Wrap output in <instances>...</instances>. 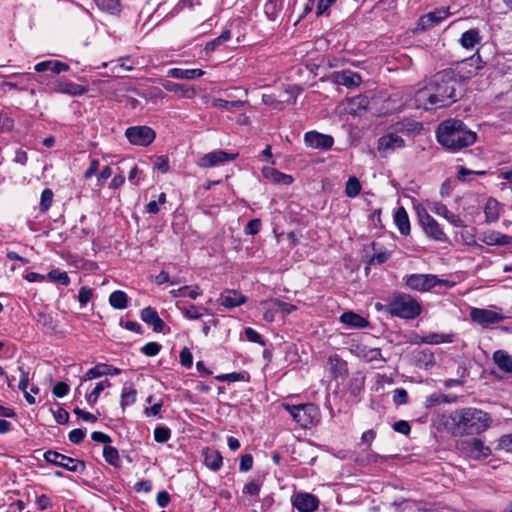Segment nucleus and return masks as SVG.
I'll return each instance as SVG.
<instances>
[{"label":"nucleus","instance_id":"nucleus-1","mask_svg":"<svg viewBox=\"0 0 512 512\" xmlns=\"http://www.w3.org/2000/svg\"><path fill=\"white\" fill-rule=\"evenodd\" d=\"M465 92L462 77L454 70L438 72L429 84L415 94V105L425 110H436L456 102Z\"/></svg>","mask_w":512,"mask_h":512},{"label":"nucleus","instance_id":"nucleus-2","mask_svg":"<svg viewBox=\"0 0 512 512\" xmlns=\"http://www.w3.org/2000/svg\"><path fill=\"white\" fill-rule=\"evenodd\" d=\"M491 416L477 408L465 407L452 411L444 420V428L454 437L479 435L491 425Z\"/></svg>","mask_w":512,"mask_h":512},{"label":"nucleus","instance_id":"nucleus-3","mask_svg":"<svg viewBox=\"0 0 512 512\" xmlns=\"http://www.w3.org/2000/svg\"><path fill=\"white\" fill-rule=\"evenodd\" d=\"M438 142L447 149L458 150L475 143L477 135L457 119L442 122L437 129Z\"/></svg>","mask_w":512,"mask_h":512},{"label":"nucleus","instance_id":"nucleus-4","mask_svg":"<svg viewBox=\"0 0 512 512\" xmlns=\"http://www.w3.org/2000/svg\"><path fill=\"white\" fill-rule=\"evenodd\" d=\"M385 311L403 319H415L421 313L418 301L409 294H395L385 305Z\"/></svg>","mask_w":512,"mask_h":512},{"label":"nucleus","instance_id":"nucleus-5","mask_svg":"<svg viewBox=\"0 0 512 512\" xmlns=\"http://www.w3.org/2000/svg\"><path fill=\"white\" fill-rule=\"evenodd\" d=\"M456 447L462 454L474 460L486 459L492 454L491 448L479 438L459 440Z\"/></svg>","mask_w":512,"mask_h":512},{"label":"nucleus","instance_id":"nucleus-6","mask_svg":"<svg viewBox=\"0 0 512 512\" xmlns=\"http://www.w3.org/2000/svg\"><path fill=\"white\" fill-rule=\"evenodd\" d=\"M291 417L303 428L312 425L318 417V409L314 404L285 405Z\"/></svg>","mask_w":512,"mask_h":512},{"label":"nucleus","instance_id":"nucleus-7","mask_svg":"<svg viewBox=\"0 0 512 512\" xmlns=\"http://www.w3.org/2000/svg\"><path fill=\"white\" fill-rule=\"evenodd\" d=\"M405 285L415 291L426 292L436 285L447 284L448 281L439 279L433 274H411L404 278Z\"/></svg>","mask_w":512,"mask_h":512},{"label":"nucleus","instance_id":"nucleus-8","mask_svg":"<svg viewBox=\"0 0 512 512\" xmlns=\"http://www.w3.org/2000/svg\"><path fill=\"white\" fill-rule=\"evenodd\" d=\"M44 459L52 465L62 467L71 472H84L86 469L84 461L71 458L57 451H46L44 453Z\"/></svg>","mask_w":512,"mask_h":512},{"label":"nucleus","instance_id":"nucleus-9","mask_svg":"<svg viewBox=\"0 0 512 512\" xmlns=\"http://www.w3.org/2000/svg\"><path fill=\"white\" fill-rule=\"evenodd\" d=\"M125 136L133 145L148 146L155 139V132L148 126H134L129 127Z\"/></svg>","mask_w":512,"mask_h":512},{"label":"nucleus","instance_id":"nucleus-10","mask_svg":"<svg viewBox=\"0 0 512 512\" xmlns=\"http://www.w3.org/2000/svg\"><path fill=\"white\" fill-rule=\"evenodd\" d=\"M404 146L405 142L401 136L397 133L389 132L379 138L377 149L382 157H387L395 150Z\"/></svg>","mask_w":512,"mask_h":512},{"label":"nucleus","instance_id":"nucleus-11","mask_svg":"<svg viewBox=\"0 0 512 512\" xmlns=\"http://www.w3.org/2000/svg\"><path fill=\"white\" fill-rule=\"evenodd\" d=\"M470 317L474 322L482 325L483 327L499 323L504 319V316L495 311L481 308H473L470 311Z\"/></svg>","mask_w":512,"mask_h":512},{"label":"nucleus","instance_id":"nucleus-12","mask_svg":"<svg viewBox=\"0 0 512 512\" xmlns=\"http://www.w3.org/2000/svg\"><path fill=\"white\" fill-rule=\"evenodd\" d=\"M236 156L237 154H230L223 150H217L207 153L199 158L197 164L203 168L214 167L227 161L234 160Z\"/></svg>","mask_w":512,"mask_h":512},{"label":"nucleus","instance_id":"nucleus-13","mask_svg":"<svg viewBox=\"0 0 512 512\" xmlns=\"http://www.w3.org/2000/svg\"><path fill=\"white\" fill-rule=\"evenodd\" d=\"M292 505L300 512H314L319 507V499L313 494L300 492L293 496Z\"/></svg>","mask_w":512,"mask_h":512},{"label":"nucleus","instance_id":"nucleus-14","mask_svg":"<svg viewBox=\"0 0 512 512\" xmlns=\"http://www.w3.org/2000/svg\"><path fill=\"white\" fill-rule=\"evenodd\" d=\"M305 144L315 149H329L332 147L334 140L330 135L321 134L316 131H310L305 134Z\"/></svg>","mask_w":512,"mask_h":512},{"label":"nucleus","instance_id":"nucleus-15","mask_svg":"<svg viewBox=\"0 0 512 512\" xmlns=\"http://www.w3.org/2000/svg\"><path fill=\"white\" fill-rule=\"evenodd\" d=\"M53 92L67 94L69 96H80L88 91V88L69 80H59L52 88Z\"/></svg>","mask_w":512,"mask_h":512},{"label":"nucleus","instance_id":"nucleus-16","mask_svg":"<svg viewBox=\"0 0 512 512\" xmlns=\"http://www.w3.org/2000/svg\"><path fill=\"white\" fill-rule=\"evenodd\" d=\"M121 373V369L113 367L112 365L99 363L96 366L87 370L83 376V381H90L92 379L106 376V375H118Z\"/></svg>","mask_w":512,"mask_h":512},{"label":"nucleus","instance_id":"nucleus-17","mask_svg":"<svg viewBox=\"0 0 512 512\" xmlns=\"http://www.w3.org/2000/svg\"><path fill=\"white\" fill-rule=\"evenodd\" d=\"M333 78L336 84L346 86L347 88L357 87L361 83V76L350 70L335 72Z\"/></svg>","mask_w":512,"mask_h":512},{"label":"nucleus","instance_id":"nucleus-18","mask_svg":"<svg viewBox=\"0 0 512 512\" xmlns=\"http://www.w3.org/2000/svg\"><path fill=\"white\" fill-rule=\"evenodd\" d=\"M412 358L419 368L429 369L435 364L433 352L428 349H415L412 352Z\"/></svg>","mask_w":512,"mask_h":512},{"label":"nucleus","instance_id":"nucleus-19","mask_svg":"<svg viewBox=\"0 0 512 512\" xmlns=\"http://www.w3.org/2000/svg\"><path fill=\"white\" fill-rule=\"evenodd\" d=\"M141 319L145 323L152 325L153 330L157 333L162 332L165 327L164 321L159 317L157 311L152 307H146L142 309Z\"/></svg>","mask_w":512,"mask_h":512},{"label":"nucleus","instance_id":"nucleus-20","mask_svg":"<svg viewBox=\"0 0 512 512\" xmlns=\"http://www.w3.org/2000/svg\"><path fill=\"white\" fill-rule=\"evenodd\" d=\"M448 15L449 12L446 9L435 10L421 17L419 20V26H421L423 30L430 29L434 25L446 19Z\"/></svg>","mask_w":512,"mask_h":512},{"label":"nucleus","instance_id":"nucleus-21","mask_svg":"<svg viewBox=\"0 0 512 512\" xmlns=\"http://www.w3.org/2000/svg\"><path fill=\"white\" fill-rule=\"evenodd\" d=\"M247 298L236 290H227L220 295L219 302L226 308H234L244 304Z\"/></svg>","mask_w":512,"mask_h":512},{"label":"nucleus","instance_id":"nucleus-22","mask_svg":"<svg viewBox=\"0 0 512 512\" xmlns=\"http://www.w3.org/2000/svg\"><path fill=\"white\" fill-rule=\"evenodd\" d=\"M205 465L213 470L218 471L222 466V455L220 452L213 448H206L203 450Z\"/></svg>","mask_w":512,"mask_h":512},{"label":"nucleus","instance_id":"nucleus-23","mask_svg":"<svg viewBox=\"0 0 512 512\" xmlns=\"http://www.w3.org/2000/svg\"><path fill=\"white\" fill-rule=\"evenodd\" d=\"M340 321L352 328H365L369 325V322L365 318L352 311L344 312L340 316Z\"/></svg>","mask_w":512,"mask_h":512},{"label":"nucleus","instance_id":"nucleus-24","mask_svg":"<svg viewBox=\"0 0 512 512\" xmlns=\"http://www.w3.org/2000/svg\"><path fill=\"white\" fill-rule=\"evenodd\" d=\"M204 74H205V72L201 69L172 68L168 71V76L175 78V79L193 80L196 78H200Z\"/></svg>","mask_w":512,"mask_h":512},{"label":"nucleus","instance_id":"nucleus-25","mask_svg":"<svg viewBox=\"0 0 512 512\" xmlns=\"http://www.w3.org/2000/svg\"><path fill=\"white\" fill-rule=\"evenodd\" d=\"M264 176L274 183L290 185L293 182V177L288 174H284L274 168L263 169Z\"/></svg>","mask_w":512,"mask_h":512},{"label":"nucleus","instance_id":"nucleus-26","mask_svg":"<svg viewBox=\"0 0 512 512\" xmlns=\"http://www.w3.org/2000/svg\"><path fill=\"white\" fill-rule=\"evenodd\" d=\"M493 360L499 369L506 373H512V356L509 355L506 351H495L493 354Z\"/></svg>","mask_w":512,"mask_h":512},{"label":"nucleus","instance_id":"nucleus-27","mask_svg":"<svg viewBox=\"0 0 512 512\" xmlns=\"http://www.w3.org/2000/svg\"><path fill=\"white\" fill-rule=\"evenodd\" d=\"M161 84L164 87V89L169 92L181 93L183 95L188 96L189 98L195 95V89L186 84L175 83L169 80H165Z\"/></svg>","mask_w":512,"mask_h":512},{"label":"nucleus","instance_id":"nucleus-28","mask_svg":"<svg viewBox=\"0 0 512 512\" xmlns=\"http://www.w3.org/2000/svg\"><path fill=\"white\" fill-rule=\"evenodd\" d=\"M480 40L481 36L478 29H469L461 35L459 42L463 48L472 49Z\"/></svg>","mask_w":512,"mask_h":512},{"label":"nucleus","instance_id":"nucleus-29","mask_svg":"<svg viewBox=\"0 0 512 512\" xmlns=\"http://www.w3.org/2000/svg\"><path fill=\"white\" fill-rule=\"evenodd\" d=\"M394 221L402 235L410 233V222L404 207H399L394 215Z\"/></svg>","mask_w":512,"mask_h":512},{"label":"nucleus","instance_id":"nucleus-30","mask_svg":"<svg viewBox=\"0 0 512 512\" xmlns=\"http://www.w3.org/2000/svg\"><path fill=\"white\" fill-rule=\"evenodd\" d=\"M423 229L425 233L434 240L444 241L446 239L445 233L434 218L429 222H425Z\"/></svg>","mask_w":512,"mask_h":512},{"label":"nucleus","instance_id":"nucleus-31","mask_svg":"<svg viewBox=\"0 0 512 512\" xmlns=\"http://www.w3.org/2000/svg\"><path fill=\"white\" fill-rule=\"evenodd\" d=\"M128 296L124 291L116 290L109 296V303L115 309H125L128 306Z\"/></svg>","mask_w":512,"mask_h":512},{"label":"nucleus","instance_id":"nucleus-32","mask_svg":"<svg viewBox=\"0 0 512 512\" xmlns=\"http://www.w3.org/2000/svg\"><path fill=\"white\" fill-rule=\"evenodd\" d=\"M36 321L41 329L45 333H52L56 330L57 324L53 320L52 316L43 312H39L36 316Z\"/></svg>","mask_w":512,"mask_h":512},{"label":"nucleus","instance_id":"nucleus-33","mask_svg":"<svg viewBox=\"0 0 512 512\" xmlns=\"http://www.w3.org/2000/svg\"><path fill=\"white\" fill-rule=\"evenodd\" d=\"M487 222H495L499 218V202L490 198L484 209Z\"/></svg>","mask_w":512,"mask_h":512},{"label":"nucleus","instance_id":"nucleus-34","mask_svg":"<svg viewBox=\"0 0 512 512\" xmlns=\"http://www.w3.org/2000/svg\"><path fill=\"white\" fill-rule=\"evenodd\" d=\"M96 5L102 11L109 12L111 14H117L121 11V4L119 0H94Z\"/></svg>","mask_w":512,"mask_h":512},{"label":"nucleus","instance_id":"nucleus-35","mask_svg":"<svg viewBox=\"0 0 512 512\" xmlns=\"http://www.w3.org/2000/svg\"><path fill=\"white\" fill-rule=\"evenodd\" d=\"M231 38V33L229 30L223 31L220 36L208 42L205 46V50L207 52H214L218 50L226 41Z\"/></svg>","mask_w":512,"mask_h":512},{"label":"nucleus","instance_id":"nucleus-36","mask_svg":"<svg viewBox=\"0 0 512 512\" xmlns=\"http://www.w3.org/2000/svg\"><path fill=\"white\" fill-rule=\"evenodd\" d=\"M103 457L110 465L114 467L120 466L119 453L116 448L106 445L103 449Z\"/></svg>","mask_w":512,"mask_h":512},{"label":"nucleus","instance_id":"nucleus-37","mask_svg":"<svg viewBox=\"0 0 512 512\" xmlns=\"http://www.w3.org/2000/svg\"><path fill=\"white\" fill-rule=\"evenodd\" d=\"M48 279L51 282L68 286L70 284V278L66 272H61L58 269L51 270L48 275Z\"/></svg>","mask_w":512,"mask_h":512},{"label":"nucleus","instance_id":"nucleus-38","mask_svg":"<svg viewBox=\"0 0 512 512\" xmlns=\"http://www.w3.org/2000/svg\"><path fill=\"white\" fill-rule=\"evenodd\" d=\"M244 104H245V102L241 101V100L228 101V100H223V99H220V98H214L213 101H212L213 107L224 108L226 110H232L234 108H240V107L244 106Z\"/></svg>","mask_w":512,"mask_h":512},{"label":"nucleus","instance_id":"nucleus-39","mask_svg":"<svg viewBox=\"0 0 512 512\" xmlns=\"http://www.w3.org/2000/svg\"><path fill=\"white\" fill-rule=\"evenodd\" d=\"M361 191V184L360 181L354 177L351 176L348 181L346 182L345 186V193L348 197H356L359 195Z\"/></svg>","mask_w":512,"mask_h":512},{"label":"nucleus","instance_id":"nucleus-40","mask_svg":"<svg viewBox=\"0 0 512 512\" xmlns=\"http://www.w3.org/2000/svg\"><path fill=\"white\" fill-rule=\"evenodd\" d=\"M53 202V192L51 189L46 188L41 193L40 200V211L46 212L52 205Z\"/></svg>","mask_w":512,"mask_h":512},{"label":"nucleus","instance_id":"nucleus-41","mask_svg":"<svg viewBox=\"0 0 512 512\" xmlns=\"http://www.w3.org/2000/svg\"><path fill=\"white\" fill-rule=\"evenodd\" d=\"M137 391L135 389H130L129 391L126 388L123 389L121 394V407L124 410L126 406L133 404L136 401Z\"/></svg>","mask_w":512,"mask_h":512},{"label":"nucleus","instance_id":"nucleus-42","mask_svg":"<svg viewBox=\"0 0 512 512\" xmlns=\"http://www.w3.org/2000/svg\"><path fill=\"white\" fill-rule=\"evenodd\" d=\"M329 364L332 372L335 374L336 377L342 374L346 366V363L337 356L329 357Z\"/></svg>","mask_w":512,"mask_h":512},{"label":"nucleus","instance_id":"nucleus-43","mask_svg":"<svg viewBox=\"0 0 512 512\" xmlns=\"http://www.w3.org/2000/svg\"><path fill=\"white\" fill-rule=\"evenodd\" d=\"M171 431L167 427L158 426L154 430V439L158 443H165L169 440Z\"/></svg>","mask_w":512,"mask_h":512},{"label":"nucleus","instance_id":"nucleus-44","mask_svg":"<svg viewBox=\"0 0 512 512\" xmlns=\"http://www.w3.org/2000/svg\"><path fill=\"white\" fill-rule=\"evenodd\" d=\"M495 450H503L512 453V434H506L500 437Z\"/></svg>","mask_w":512,"mask_h":512},{"label":"nucleus","instance_id":"nucleus-45","mask_svg":"<svg viewBox=\"0 0 512 512\" xmlns=\"http://www.w3.org/2000/svg\"><path fill=\"white\" fill-rule=\"evenodd\" d=\"M187 319L196 320L202 317L199 307L191 304L189 307L179 308Z\"/></svg>","mask_w":512,"mask_h":512},{"label":"nucleus","instance_id":"nucleus-46","mask_svg":"<svg viewBox=\"0 0 512 512\" xmlns=\"http://www.w3.org/2000/svg\"><path fill=\"white\" fill-rule=\"evenodd\" d=\"M502 233L496 231H490L484 233L482 241L487 245H501Z\"/></svg>","mask_w":512,"mask_h":512},{"label":"nucleus","instance_id":"nucleus-47","mask_svg":"<svg viewBox=\"0 0 512 512\" xmlns=\"http://www.w3.org/2000/svg\"><path fill=\"white\" fill-rule=\"evenodd\" d=\"M161 350V345L157 342H149L141 348V352L146 356L152 357L157 355Z\"/></svg>","mask_w":512,"mask_h":512},{"label":"nucleus","instance_id":"nucleus-48","mask_svg":"<svg viewBox=\"0 0 512 512\" xmlns=\"http://www.w3.org/2000/svg\"><path fill=\"white\" fill-rule=\"evenodd\" d=\"M244 334L249 341L254 342V343H259L261 345H265V342L262 339V336L254 329L248 327L244 330Z\"/></svg>","mask_w":512,"mask_h":512},{"label":"nucleus","instance_id":"nucleus-49","mask_svg":"<svg viewBox=\"0 0 512 512\" xmlns=\"http://www.w3.org/2000/svg\"><path fill=\"white\" fill-rule=\"evenodd\" d=\"M180 363L186 368H190L193 363L192 353L188 348H183L180 352Z\"/></svg>","mask_w":512,"mask_h":512},{"label":"nucleus","instance_id":"nucleus-50","mask_svg":"<svg viewBox=\"0 0 512 512\" xmlns=\"http://www.w3.org/2000/svg\"><path fill=\"white\" fill-rule=\"evenodd\" d=\"M393 400L397 405H403L408 402V393L403 388H398L394 391Z\"/></svg>","mask_w":512,"mask_h":512},{"label":"nucleus","instance_id":"nucleus-51","mask_svg":"<svg viewBox=\"0 0 512 512\" xmlns=\"http://www.w3.org/2000/svg\"><path fill=\"white\" fill-rule=\"evenodd\" d=\"M336 0H319L317 5L316 15H329L328 9Z\"/></svg>","mask_w":512,"mask_h":512},{"label":"nucleus","instance_id":"nucleus-52","mask_svg":"<svg viewBox=\"0 0 512 512\" xmlns=\"http://www.w3.org/2000/svg\"><path fill=\"white\" fill-rule=\"evenodd\" d=\"M363 388V377H354L350 381V393L354 396L358 395Z\"/></svg>","mask_w":512,"mask_h":512},{"label":"nucleus","instance_id":"nucleus-53","mask_svg":"<svg viewBox=\"0 0 512 512\" xmlns=\"http://www.w3.org/2000/svg\"><path fill=\"white\" fill-rule=\"evenodd\" d=\"M442 401L446 402L448 400L446 399V397L444 395H442L440 393H433L427 397L425 404H426V407H433V406L438 405Z\"/></svg>","mask_w":512,"mask_h":512},{"label":"nucleus","instance_id":"nucleus-54","mask_svg":"<svg viewBox=\"0 0 512 512\" xmlns=\"http://www.w3.org/2000/svg\"><path fill=\"white\" fill-rule=\"evenodd\" d=\"M52 392L56 397H64L69 392V386L65 382H57L54 385Z\"/></svg>","mask_w":512,"mask_h":512},{"label":"nucleus","instance_id":"nucleus-55","mask_svg":"<svg viewBox=\"0 0 512 512\" xmlns=\"http://www.w3.org/2000/svg\"><path fill=\"white\" fill-rule=\"evenodd\" d=\"M260 227H261L260 219H252L246 225L245 233L248 235H255L260 231Z\"/></svg>","mask_w":512,"mask_h":512},{"label":"nucleus","instance_id":"nucleus-56","mask_svg":"<svg viewBox=\"0 0 512 512\" xmlns=\"http://www.w3.org/2000/svg\"><path fill=\"white\" fill-rule=\"evenodd\" d=\"M393 429L403 435H408L411 431L410 424L405 420H399L393 424Z\"/></svg>","mask_w":512,"mask_h":512},{"label":"nucleus","instance_id":"nucleus-57","mask_svg":"<svg viewBox=\"0 0 512 512\" xmlns=\"http://www.w3.org/2000/svg\"><path fill=\"white\" fill-rule=\"evenodd\" d=\"M253 465V457L250 454H245L241 456L239 469L241 472H247L252 468Z\"/></svg>","mask_w":512,"mask_h":512},{"label":"nucleus","instance_id":"nucleus-58","mask_svg":"<svg viewBox=\"0 0 512 512\" xmlns=\"http://www.w3.org/2000/svg\"><path fill=\"white\" fill-rule=\"evenodd\" d=\"M390 258V253L382 251L375 253L369 260V264H383Z\"/></svg>","mask_w":512,"mask_h":512},{"label":"nucleus","instance_id":"nucleus-59","mask_svg":"<svg viewBox=\"0 0 512 512\" xmlns=\"http://www.w3.org/2000/svg\"><path fill=\"white\" fill-rule=\"evenodd\" d=\"M265 13L270 20H275L277 18L278 7L275 1H269L265 5Z\"/></svg>","mask_w":512,"mask_h":512},{"label":"nucleus","instance_id":"nucleus-60","mask_svg":"<svg viewBox=\"0 0 512 512\" xmlns=\"http://www.w3.org/2000/svg\"><path fill=\"white\" fill-rule=\"evenodd\" d=\"M92 297V290L87 287H81L78 294V300L81 305H86Z\"/></svg>","mask_w":512,"mask_h":512},{"label":"nucleus","instance_id":"nucleus-61","mask_svg":"<svg viewBox=\"0 0 512 512\" xmlns=\"http://www.w3.org/2000/svg\"><path fill=\"white\" fill-rule=\"evenodd\" d=\"M448 341L446 336L443 334H429L423 338V342L428 344H439L442 342Z\"/></svg>","mask_w":512,"mask_h":512},{"label":"nucleus","instance_id":"nucleus-62","mask_svg":"<svg viewBox=\"0 0 512 512\" xmlns=\"http://www.w3.org/2000/svg\"><path fill=\"white\" fill-rule=\"evenodd\" d=\"M102 391V386L96 385L92 392L86 395V401L88 402V404L93 406L97 402Z\"/></svg>","mask_w":512,"mask_h":512},{"label":"nucleus","instance_id":"nucleus-63","mask_svg":"<svg viewBox=\"0 0 512 512\" xmlns=\"http://www.w3.org/2000/svg\"><path fill=\"white\" fill-rule=\"evenodd\" d=\"M54 418L58 424H66L69 421V413L65 409L59 408L54 412Z\"/></svg>","mask_w":512,"mask_h":512},{"label":"nucleus","instance_id":"nucleus-64","mask_svg":"<svg viewBox=\"0 0 512 512\" xmlns=\"http://www.w3.org/2000/svg\"><path fill=\"white\" fill-rule=\"evenodd\" d=\"M85 433L81 429H74L69 433V440L74 444H79L83 441Z\"/></svg>","mask_w":512,"mask_h":512}]
</instances>
